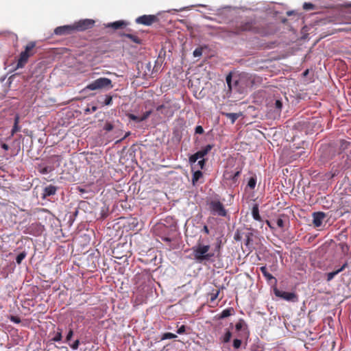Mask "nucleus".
<instances>
[{
	"mask_svg": "<svg viewBox=\"0 0 351 351\" xmlns=\"http://www.w3.org/2000/svg\"><path fill=\"white\" fill-rule=\"evenodd\" d=\"M256 13L254 18L247 19L241 23L237 29L234 32L236 34H239L242 32H253L266 36L269 34L268 31L265 28V20L268 17H276L278 12L275 10L274 6L270 4H263L261 7L256 9Z\"/></svg>",
	"mask_w": 351,
	"mask_h": 351,
	"instance_id": "obj_1",
	"label": "nucleus"
},
{
	"mask_svg": "<svg viewBox=\"0 0 351 351\" xmlns=\"http://www.w3.org/2000/svg\"><path fill=\"white\" fill-rule=\"evenodd\" d=\"M210 246L208 244L204 245L198 242L192 247V255L196 263H206L213 261L215 253L210 251Z\"/></svg>",
	"mask_w": 351,
	"mask_h": 351,
	"instance_id": "obj_2",
	"label": "nucleus"
},
{
	"mask_svg": "<svg viewBox=\"0 0 351 351\" xmlns=\"http://www.w3.org/2000/svg\"><path fill=\"white\" fill-rule=\"evenodd\" d=\"M228 89L226 90L225 97H232L237 94H243L245 92V86L242 82L240 76L233 75L230 72L226 77Z\"/></svg>",
	"mask_w": 351,
	"mask_h": 351,
	"instance_id": "obj_3",
	"label": "nucleus"
},
{
	"mask_svg": "<svg viewBox=\"0 0 351 351\" xmlns=\"http://www.w3.org/2000/svg\"><path fill=\"white\" fill-rule=\"evenodd\" d=\"M197 6L206 8L210 11L214 12L215 14L218 17L217 22L219 23H228L234 19L237 10L236 7L229 5L216 9L204 4H198Z\"/></svg>",
	"mask_w": 351,
	"mask_h": 351,
	"instance_id": "obj_4",
	"label": "nucleus"
},
{
	"mask_svg": "<svg viewBox=\"0 0 351 351\" xmlns=\"http://www.w3.org/2000/svg\"><path fill=\"white\" fill-rule=\"evenodd\" d=\"M112 80L107 77H99L90 82L85 90H95L99 89H110L112 88Z\"/></svg>",
	"mask_w": 351,
	"mask_h": 351,
	"instance_id": "obj_5",
	"label": "nucleus"
},
{
	"mask_svg": "<svg viewBox=\"0 0 351 351\" xmlns=\"http://www.w3.org/2000/svg\"><path fill=\"white\" fill-rule=\"evenodd\" d=\"M317 154L322 162H327L335 156V149L331 145H322Z\"/></svg>",
	"mask_w": 351,
	"mask_h": 351,
	"instance_id": "obj_6",
	"label": "nucleus"
},
{
	"mask_svg": "<svg viewBox=\"0 0 351 351\" xmlns=\"http://www.w3.org/2000/svg\"><path fill=\"white\" fill-rule=\"evenodd\" d=\"M282 106V101L280 99H275L274 103L271 102V104L267 106V116L274 119L279 118L281 114Z\"/></svg>",
	"mask_w": 351,
	"mask_h": 351,
	"instance_id": "obj_7",
	"label": "nucleus"
},
{
	"mask_svg": "<svg viewBox=\"0 0 351 351\" xmlns=\"http://www.w3.org/2000/svg\"><path fill=\"white\" fill-rule=\"evenodd\" d=\"M208 205L213 215L219 217H226L227 215V210L219 199H213Z\"/></svg>",
	"mask_w": 351,
	"mask_h": 351,
	"instance_id": "obj_8",
	"label": "nucleus"
},
{
	"mask_svg": "<svg viewBox=\"0 0 351 351\" xmlns=\"http://www.w3.org/2000/svg\"><path fill=\"white\" fill-rule=\"evenodd\" d=\"M95 21L93 19H85L75 21L73 23L74 32H83L91 29Z\"/></svg>",
	"mask_w": 351,
	"mask_h": 351,
	"instance_id": "obj_9",
	"label": "nucleus"
},
{
	"mask_svg": "<svg viewBox=\"0 0 351 351\" xmlns=\"http://www.w3.org/2000/svg\"><path fill=\"white\" fill-rule=\"evenodd\" d=\"M273 291L276 297L283 299L287 302H297L298 301V296L294 292L282 291L278 289L277 287L274 288Z\"/></svg>",
	"mask_w": 351,
	"mask_h": 351,
	"instance_id": "obj_10",
	"label": "nucleus"
},
{
	"mask_svg": "<svg viewBox=\"0 0 351 351\" xmlns=\"http://www.w3.org/2000/svg\"><path fill=\"white\" fill-rule=\"evenodd\" d=\"M62 332H63L62 328L58 327L56 331L54 332V335L51 337V339H50L49 340L46 341L47 346L49 347V348L51 346H52L53 348H59V349H62V350H65L66 351H69L67 347H66V346L59 347L54 343V342H62Z\"/></svg>",
	"mask_w": 351,
	"mask_h": 351,
	"instance_id": "obj_11",
	"label": "nucleus"
},
{
	"mask_svg": "<svg viewBox=\"0 0 351 351\" xmlns=\"http://www.w3.org/2000/svg\"><path fill=\"white\" fill-rule=\"evenodd\" d=\"M260 270H261L263 276L265 278L267 284L269 285H270L273 289L274 287H276L277 282H278L277 279L267 271V268L266 265L261 266L260 267Z\"/></svg>",
	"mask_w": 351,
	"mask_h": 351,
	"instance_id": "obj_12",
	"label": "nucleus"
},
{
	"mask_svg": "<svg viewBox=\"0 0 351 351\" xmlns=\"http://www.w3.org/2000/svg\"><path fill=\"white\" fill-rule=\"evenodd\" d=\"M158 21V18L156 15L153 14H144L141 16H138L136 19L135 21L138 24H142L144 25L149 26L154 22Z\"/></svg>",
	"mask_w": 351,
	"mask_h": 351,
	"instance_id": "obj_13",
	"label": "nucleus"
},
{
	"mask_svg": "<svg viewBox=\"0 0 351 351\" xmlns=\"http://www.w3.org/2000/svg\"><path fill=\"white\" fill-rule=\"evenodd\" d=\"M74 32L73 24L58 26L53 30L54 34L57 36H66Z\"/></svg>",
	"mask_w": 351,
	"mask_h": 351,
	"instance_id": "obj_14",
	"label": "nucleus"
},
{
	"mask_svg": "<svg viewBox=\"0 0 351 351\" xmlns=\"http://www.w3.org/2000/svg\"><path fill=\"white\" fill-rule=\"evenodd\" d=\"M58 189L59 187L52 184L47 185L43 189V193H41L42 199H45L48 197H51L56 195Z\"/></svg>",
	"mask_w": 351,
	"mask_h": 351,
	"instance_id": "obj_15",
	"label": "nucleus"
},
{
	"mask_svg": "<svg viewBox=\"0 0 351 351\" xmlns=\"http://www.w3.org/2000/svg\"><path fill=\"white\" fill-rule=\"evenodd\" d=\"M313 216V224L315 227L319 228L322 225L324 219L326 217V215L322 211L314 212L312 214Z\"/></svg>",
	"mask_w": 351,
	"mask_h": 351,
	"instance_id": "obj_16",
	"label": "nucleus"
},
{
	"mask_svg": "<svg viewBox=\"0 0 351 351\" xmlns=\"http://www.w3.org/2000/svg\"><path fill=\"white\" fill-rule=\"evenodd\" d=\"M43 226L38 223H32L27 228V233L34 236H38L43 232Z\"/></svg>",
	"mask_w": 351,
	"mask_h": 351,
	"instance_id": "obj_17",
	"label": "nucleus"
},
{
	"mask_svg": "<svg viewBox=\"0 0 351 351\" xmlns=\"http://www.w3.org/2000/svg\"><path fill=\"white\" fill-rule=\"evenodd\" d=\"M241 169H237L235 171H227L226 173V178L232 180L234 184H236L239 176L241 173Z\"/></svg>",
	"mask_w": 351,
	"mask_h": 351,
	"instance_id": "obj_18",
	"label": "nucleus"
},
{
	"mask_svg": "<svg viewBox=\"0 0 351 351\" xmlns=\"http://www.w3.org/2000/svg\"><path fill=\"white\" fill-rule=\"evenodd\" d=\"M29 57V53L21 52L20 53L19 59L18 60L16 68L19 69L23 67L25 63L27 62Z\"/></svg>",
	"mask_w": 351,
	"mask_h": 351,
	"instance_id": "obj_19",
	"label": "nucleus"
},
{
	"mask_svg": "<svg viewBox=\"0 0 351 351\" xmlns=\"http://www.w3.org/2000/svg\"><path fill=\"white\" fill-rule=\"evenodd\" d=\"M213 145L212 144H208L206 146L202 147V149L199 151H197L196 154L198 156L199 158H204V157L207 155L209 152L213 149Z\"/></svg>",
	"mask_w": 351,
	"mask_h": 351,
	"instance_id": "obj_20",
	"label": "nucleus"
},
{
	"mask_svg": "<svg viewBox=\"0 0 351 351\" xmlns=\"http://www.w3.org/2000/svg\"><path fill=\"white\" fill-rule=\"evenodd\" d=\"M234 313V308L232 307H229V308L223 309L217 316L219 319H223L227 318V317H230V315H233Z\"/></svg>",
	"mask_w": 351,
	"mask_h": 351,
	"instance_id": "obj_21",
	"label": "nucleus"
},
{
	"mask_svg": "<svg viewBox=\"0 0 351 351\" xmlns=\"http://www.w3.org/2000/svg\"><path fill=\"white\" fill-rule=\"evenodd\" d=\"M127 25V23L124 21L120 20V21H116L112 23H109L106 25V27H110L114 29H118L120 28H122Z\"/></svg>",
	"mask_w": 351,
	"mask_h": 351,
	"instance_id": "obj_22",
	"label": "nucleus"
},
{
	"mask_svg": "<svg viewBox=\"0 0 351 351\" xmlns=\"http://www.w3.org/2000/svg\"><path fill=\"white\" fill-rule=\"evenodd\" d=\"M252 216L255 221H261L262 220L259 214L258 205L256 204L252 208Z\"/></svg>",
	"mask_w": 351,
	"mask_h": 351,
	"instance_id": "obj_23",
	"label": "nucleus"
},
{
	"mask_svg": "<svg viewBox=\"0 0 351 351\" xmlns=\"http://www.w3.org/2000/svg\"><path fill=\"white\" fill-rule=\"evenodd\" d=\"M203 173L200 170L193 171L192 184L195 186L199 180L202 178Z\"/></svg>",
	"mask_w": 351,
	"mask_h": 351,
	"instance_id": "obj_24",
	"label": "nucleus"
},
{
	"mask_svg": "<svg viewBox=\"0 0 351 351\" xmlns=\"http://www.w3.org/2000/svg\"><path fill=\"white\" fill-rule=\"evenodd\" d=\"M121 36L130 39L132 42H134L136 44L141 43V40L136 35L123 33V34H121Z\"/></svg>",
	"mask_w": 351,
	"mask_h": 351,
	"instance_id": "obj_25",
	"label": "nucleus"
},
{
	"mask_svg": "<svg viewBox=\"0 0 351 351\" xmlns=\"http://www.w3.org/2000/svg\"><path fill=\"white\" fill-rule=\"evenodd\" d=\"M38 171L43 175H47L52 171V167L47 165H39L38 167Z\"/></svg>",
	"mask_w": 351,
	"mask_h": 351,
	"instance_id": "obj_26",
	"label": "nucleus"
},
{
	"mask_svg": "<svg viewBox=\"0 0 351 351\" xmlns=\"http://www.w3.org/2000/svg\"><path fill=\"white\" fill-rule=\"evenodd\" d=\"M253 243V234L250 232H247L245 234V245L250 248V247L252 245Z\"/></svg>",
	"mask_w": 351,
	"mask_h": 351,
	"instance_id": "obj_27",
	"label": "nucleus"
},
{
	"mask_svg": "<svg viewBox=\"0 0 351 351\" xmlns=\"http://www.w3.org/2000/svg\"><path fill=\"white\" fill-rule=\"evenodd\" d=\"M227 118L230 119L231 121V123H234L236 120L239 117L240 114L239 113H233V112H223L222 113Z\"/></svg>",
	"mask_w": 351,
	"mask_h": 351,
	"instance_id": "obj_28",
	"label": "nucleus"
},
{
	"mask_svg": "<svg viewBox=\"0 0 351 351\" xmlns=\"http://www.w3.org/2000/svg\"><path fill=\"white\" fill-rule=\"evenodd\" d=\"M114 95H104L102 99L103 101H101L102 104L104 106H110L112 104V98Z\"/></svg>",
	"mask_w": 351,
	"mask_h": 351,
	"instance_id": "obj_29",
	"label": "nucleus"
},
{
	"mask_svg": "<svg viewBox=\"0 0 351 351\" xmlns=\"http://www.w3.org/2000/svg\"><path fill=\"white\" fill-rule=\"evenodd\" d=\"M350 145V143L346 140H340L339 145V149L341 152H343L344 150L348 149L349 146Z\"/></svg>",
	"mask_w": 351,
	"mask_h": 351,
	"instance_id": "obj_30",
	"label": "nucleus"
},
{
	"mask_svg": "<svg viewBox=\"0 0 351 351\" xmlns=\"http://www.w3.org/2000/svg\"><path fill=\"white\" fill-rule=\"evenodd\" d=\"M256 181L257 179L256 176H251L248 180L247 186L250 189H254L256 186Z\"/></svg>",
	"mask_w": 351,
	"mask_h": 351,
	"instance_id": "obj_31",
	"label": "nucleus"
},
{
	"mask_svg": "<svg viewBox=\"0 0 351 351\" xmlns=\"http://www.w3.org/2000/svg\"><path fill=\"white\" fill-rule=\"evenodd\" d=\"M73 335H74V332H73V328H69L68 329L67 332H66V337H65V339H64V341L63 342L66 343H69L70 341H71V339H72V338L73 337Z\"/></svg>",
	"mask_w": 351,
	"mask_h": 351,
	"instance_id": "obj_32",
	"label": "nucleus"
},
{
	"mask_svg": "<svg viewBox=\"0 0 351 351\" xmlns=\"http://www.w3.org/2000/svg\"><path fill=\"white\" fill-rule=\"evenodd\" d=\"M232 337V332L230 331V330L226 329L224 335L222 336V342L223 343H228L230 341V339Z\"/></svg>",
	"mask_w": 351,
	"mask_h": 351,
	"instance_id": "obj_33",
	"label": "nucleus"
},
{
	"mask_svg": "<svg viewBox=\"0 0 351 351\" xmlns=\"http://www.w3.org/2000/svg\"><path fill=\"white\" fill-rule=\"evenodd\" d=\"M177 335L176 334L171 332H165L161 336V341L167 340V339H176Z\"/></svg>",
	"mask_w": 351,
	"mask_h": 351,
	"instance_id": "obj_34",
	"label": "nucleus"
},
{
	"mask_svg": "<svg viewBox=\"0 0 351 351\" xmlns=\"http://www.w3.org/2000/svg\"><path fill=\"white\" fill-rule=\"evenodd\" d=\"M19 117L18 115H16L15 117H14V125L12 128V134H14L15 132H16L17 131H19L20 130V127L19 126Z\"/></svg>",
	"mask_w": 351,
	"mask_h": 351,
	"instance_id": "obj_35",
	"label": "nucleus"
},
{
	"mask_svg": "<svg viewBox=\"0 0 351 351\" xmlns=\"http://www.w3.org/2000/svg\"><path fill=\"white\" fill-rule=\"evenodd\" d=\"M27 252L25 251H23L20 252L16 257V263L18 265H20L23 260L26 257Z\"/></svg>",
	"mask_w": 351,
	"mask_h": 351,
	"instance_id": "obj_36",
	"label": "nucleus"
},
{
	"mask_svg": "<svg viewBox=\"0 0 351 351\" xmlns=\"http://www.w3.org/2000/svg\"><path fill=\"white\" fill-rule=\"evenodd\" d=\"M73 350H77L80 345V339H76L73 342L70 341L67 343Z\"/></svg>",
	"mask_w": 351,
	"mask_h": 351,
	"instance_id": "obj_37",
	"label": "nucleus"
},
{
	"mask_svg": "<svg viewBox=\"0 0 351 351\" xmlns=\"http://www.w3.org/2000/svg\"><path fill=\"white\" fill-rule=\"evenodd\" d=\"M244 326H246L245 321L243 319H240L235 324V329L237 331H240Z\"/></svg>",
	"mask_w": 351,
	"mask_h": 351,
	"instance_id": "obj_38",
	"label": "nucleus"
},
{
	"mask_svg": "<svg viewBox=\"0 0 351 351\" xmlns=\"http://www.w3.org/2000/svg\"><path fill=\"white\" fill-rule=\"evenodd\" d=\"M199 157L196 154V153L191 155L189 157V163L191 164V165L192 166L193 165H194L198 160H199Z\"/></svg>",
	"mask_w": 351,
	"mask_h": 351,
	"instance_id": "obj_39",
	"label": "nucleus"
},
{
	"mask_svg": "<svg viewBox=\"0 0 351 351\" xmlns=\"http://www.w3.org/2000/svg\"><path fill=\"white\" fill-rule=\"evenodd\" d=\"M339 246L341 248V252L344 254L347 253L349 251V245L345 242H341L339 244Z\"/></svg>",
	"mask_w": 351,
	"mask_h": 351,
	"instance_id": "obj_40",
	"label": "nucleus"
},
{
	"mask_svg": "<svg viewBox=\"0 0 351 351\" xmlns=\"http://www.w3.org/2000/svg\"><path fill=\"white\" fill-rule=\"evenodd\" d=\"M113 128H114V125L111 122H109V121H106L104 123V125L103 128V129L104 130H106V132H110L113 130Z\"/></svg>",
	"mask_w": 351,
	"mask_h": 351,
	"instance_id": "obj_41",
	"label": "nucleus"
},
{
	"mask_svg": "<svg viewBox=\"0 0 351 351\" xmlns=\"http://www.w3.org/2000/svg\"><path fill=\"white\" fill-rule=\"evenodd\" d=\"M315 8V5L311 3L305 2L303 4V9L305 10H313Z\"/></svg>",
	"mask_w": 351,
	"mask_h": 351,
	"instance_id": "obj_42",
	"label": "nucleus"
},
{
	"mask_svg": "<svg viewBox=\"0 0 351 351\" xmlns=\"http://www.w3.org/2000/svg\"><path fill=\"white\" fill-rule=\"evenodd\" d=\"M193 55L195 58H199L202 55V47H197L196 48L193 52Z\"/></svg>",
	"mask_w": 351,
	"mask_h": 351,
	"instance_id": "obj_43",
	"label": "nucleus"
},
{
	"mask_svg": "<svg viewBox=\"0 0 351 351\" xmlns=\"http://www.w3.org/2000/svg\"><path fill=\"white\" fill-rule=\"evenodd\" d=\"M337 273L335 271H332L331 272L326 274V281L330 282L331 281L335 276H337Z\"/></svg>",
	"mask_w": 351,
	"mask_h": 351,
	"instance_id": "obj_44",
	"label": "nucleus"
},
{
	"mask_svg": "<svg viewBox=\"0 0 351 351\" xmlns=\"http://www.w3.org/2000/svg\"><path fill=\"white\" fill-rule=\"evenodd\" d=\"M241 343H242V341H241V339H234L233 340L232 346H233L234 349H239V348H240V347L241 346Z\"/></svg>",
	"mask_w": 351,
	"mask_h": 351,
	"instance_id": "obj_45",
	"label": "nucleus"
},
{
	"mask_svg": "<svg viewBox=\"0 0 351 351\" xmlns=\"http://www.w3.org/2000/svg\"><path fill=\"white\" fill-rule=\"evenodd\" d=\"M128 117L130 120L132 121H135L136 123H141V120L140 119L141 117L137 116V115H135L134 114H130L128 115Z\"/></svg>",
	"mask_w": 351,
	"mask_h": 351,
	"instance_id": "obj_46",
	"label": "nucleus"
},
{
	"mask_svg": "<svg viewBox=\"0 0 351 351\" xmlns=\"http://www.w3.org/2000/svg\"><path fill=\"white\" fill-rule=\"evenodd\" d=\"M35 47V43L30 42L25 47V51L23 52H27L29 53V51H31L34 47Z\"/></svg>",
	"mask_w": 351,
	"mask_h": 351,
	"instance_id": "obj_47",
	"label": "nucleus"
},
{
	"mask_svg": "<svg viewBox=\"0 0 351 351\" xmlns=\"http://www.w3.org/2000/svg\"><path fill=\"white\" fill-rule=\"evenodd\" d=\"M341 171L339 169V168L335 167V165L332 167L331 173H332V177L337 176L340 173Z\"/></svg>",
	"mask_w": 351,
	"mask_h": 351,
	"instance_id": "obj_48",
	"label": "nucleus"
},
{
	"mask_svg": "<svg viewBox=\"0 0 351 351\" xmlns=\"http://www.w3.org/2000/svg\"><path fill=\"white\" fill-rule=\"evenodd\" d=\"M152 110H147L146 112H145L142 116H141V122L143 121H145L149 116L150 114H152Z\"/></svg>",
	"mask_w": 351,
	"mask_h": 351,
	"instance_id": "obj_49",
	"label": "nucleus"
},
{
	"mask_svg": "<svg viewBox=\"0 0 351 351\" xmlns=\"http://www.w3.org/2000/svg\"><path fill=\"white\" fill-rule=\"evenodd\" d=\"M193 5H191V6H189V7H183V8H181L180 9H172V10H169L167 11V12L168 13H172L173 12H182V11H184V10H189L190 8H191Z\"/></svg>",
	"mask_w": 351,
	"mask_h": 351,
	"instance_id": "obj_50",
	"label": "nucleus"
},
{
	"mask_svg": "<svg viewBox=\"0 0 351 351\" xmlns=\"http://www.w3.org/2000/svg\"><path fill=\"white\" fill-rule=\"evenodd\" d=\"M204 132V130L202 125H197L195 128V134H202Z\"/></svg>",
	"mask_w": 351,
	"mask_h": 351,
	"instance_id": "obj_51",
	"label": "nucleus"
},
{
	"mask_svg": "<svg viewBox=\"0 0 351 351\" xmlns=\"http://www.w3.org/2000/svg\"><path fill=\"white\" fill-rule=\"evenodd\" d=\"M10 320L14 324H20L21 322L20 317L15 315H11L10 317Z\"/></svg>",
	"mask_w": 351,
	"mask_h": 351,
	"instance_id": "obj_52",
	"label": "nucleus"
},
{
	"mask_svg": "<svg viewBox=\"0 0 351 351\" xmlns=\"http://www.w3.org/2000/svg\"><path fill=\"white\" fill-rule=\"evenodd\" d=\"M97 110V107L96 106H93L90 108H86L84 111L85 114H90L95 112Z\"/></svg>",
	"mask_w": 351,
	"mask_h": 351,
	"instance_id": "obj_53",
	"label": "nucleus"
},
{
	"mask_svg": "<svg viewBox=\"0 0 351 351\" xmlns=\"http://www.w3.org/2000/svg\"><path fill=\"white\" fill-rule=\"evenodd\" d=\"M348 267V262L346 261L339 268L335 270L337 274H339L340 272L343 271Z\"/></svg>",
	"mask_w": 351,
	"mask_h": 351,
	"instance_id": "obj_54",
	"label": "nucleus"
},
{
	"mask_svg": "<svg viewBox=\"0 0 351 351\" xmlns=\"http://www.w3.org/2000/svg\"><path fill=\"white\" fill-rule=\"evenodd\" d=\"M197 165L201 169H204L206 165V160L204 158H201L197 161Z\"/></svg>",
	"mask_w": 351,
	"mask_h": 351,
	"instance_id": "obj_55",
	"label": "nucleus"
},
{
	"mask_svg": "<svg viewBox=\"0 0 351 351\" xmlns=\"http://www.w3.org/2000/svg\"><path fill=\"white\" fill-rule=\"evenodd\" d=\"M186 326H184V325H182V326H180L178 328V330H177V333H178V335H182V334H184V333L186 332Z\"/></svg>",
	"mask_w": 351,
	"mask_h": 351,
	"instance_id": "obj_56",
	"label": "nucleus"
},
{
	"mask_svg": "<svg viewBox=\"0 0 351 351\" xmlns=\"http://www.w3.org/2000/svg\"><path fill=\"white\" fill-rule=\"evenodd\" d=\"M276 224L279 228H283L285 225L284 220L281 218H278L276 220Z\"/></svg>",
	"mask_w": 351,
	"mask_h": 351,
	"instance_id": "obj_57",
	"label": "nucleus"
},
{
	"mask_svg": "<svg viewBox=\"0 0 351 351\" xmlns=\"http://www.w3.org/2000/svg\"><path fill=\"white\" fill-rule=\"evenodd\" d=\"M219 294V290L217 291L216 293H213L210 297V300L213 302L215 300H216Z\"/></svg>",
	"mask_w": 351,
	"mask_h": 351,
	"instance_id": "obj_58",
	"label": "nucleus"
},
{
	"mask_svg": "<svg viewBox=\"0 0 351 351\" xmlns=\"http://www.w3.org/2000/svg\"><path fill=\"white\" fill-rule=\"evenodd\" d=\"M101 215L102 218H106L108 216L107 209L102 208L101 211Z\"/></svg>",
	"mask_w": 351,
	"mask_h": 351,
	"instance_id": "obj_59",
	"label": "nucleus"
},
{
	"mask_svg": "<svg viewBox=\"0 0 351 351\" xmlns=\"http://www.w3.org/2000/svg\"><path fill=\"white\" fill-rule=\"evenodd\" d=\"M234 239L237 241H240L241 239V237L240 233L239 232V231H237L234 233Z\"/></svg>",
	"mask_w": 351,
	"mask_h": 351,
	"instance_id": "obj_60",
	"label": "nucleus"
},
{
	"mask_svg": "<svg viewBox=\"0 0 351 351\" xmlns=\"http://www.w3.org/2000/svg\"><path fill=\"white\" fill-rule=\"evenodd\" d=\"M346 235L344 234L343 232H341L340 234H339V235L337 237V239L339 241H343V239H346Z\"/></svg>",
	"mask_w": 351,
	"mask_h": 351,
	"instance_id": "obj_61",
	"label": "nucleus"
},
{
	"mask_svg": "<svg viewBox=\"0 0 351 351\" xmlns=\"http://www.w3.org/2000/svg\"><path fill=\"white\" fill-rule=\"evenodd\" d=\"M204 18L208 21H216L217 22L218 21V17L217 18H214V17H211V16H204Z\"/></svg>",
	"mask_w": 351,
	"mask_h": 351,
	"instance_id": "obj_62",
	"label": "nucleus"
},
{
	"mask_svg": "<svg viewBox=\"0 0 351 351\" xmlns=\"http://www.w3.org/2000/svg\"><path fill=\"white\" fill-rule=\"evenodd\" d=\"M1 147L5 151H8L9 149V145L6 143H2Z\"/></svg>",
	"mask_w": 351,
	"mask_h": 351,
	"instance_id": "obj_63",
	"label": "nucleus"
},
{
	"mask_svg": "<svg viewBox=\"0 0 351 351\" xmlns=\"http://www.w3.org/2000/svg\"><path fill=\"white\" fill-rule=\"evenodd\" d=\"M202 231L206 234H208L210 233L209 229L206 225L204 226Z\"/></svg>",
	"mask_w": 351,
	"mask_h": 351,
	"instance_id": "obj_64",
	"label": "nucleus"
}]
</instances>
